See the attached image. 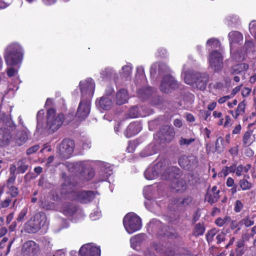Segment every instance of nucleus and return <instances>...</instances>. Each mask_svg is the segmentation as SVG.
<instances>
[{"label":"nucleus","mask_w":256,"mask_h":256,"mask_svg":"<svg viewBox=\"0 0 256 256\" xmlns=\"http://www.w3.org/2000/svg\"><path fill=\"white\" fill-rule=\"evenodd\" d=\"M246 105L244 103L242 102H240L237 107V108L236 110L239 112V114H242L244 112Z\"/></svg>","instance_id":"obj_50"},{"label":"nucleus","mask_w":256,"mask_h":256,"mask_svg":"<svg viewBox=\"0 0 256 256\" xmlns=\"http://www.w3.org/2000/svg\"><path fill=\"white\" fill-rule=\"evenodd\" d=\"M197 73H198V72H194L192 70H189L186 72H182V76L186 84L193 86L196 80V75Z\"/></svg>","instance_id":"obj_25"},{"label":"nucleus","mask_w":256,"mask_h":256,"mask_svg":"<svg viewBox=\"0 0 256 256\" xmlns=\"http://www.w3.org/2000/svg\"><path fill=\"white\" fill-rule=\"evenodd\" d=\"M16 178V176L15 175L12 176L9 178L7 180V187H10L12 186V184L14 183Z\"/></svg>","instance_id":"obj_57"},{"label":"nucleus","mask_w":256,"mask_h":256,"mask_svg":"<svg viewBox=\"0 0 256 256\" xmlns=\"http://www.w3.org/2000/svg\"><path fill=\"white\" fill-rule=\"evenodd\" d=\"M196 140L194 138H186L181 137L178 141L180 146H188Z\"/></svg>","instance_id":"obj_40"},{"label":"nucleus","mask_w":256,"mask_h":256,"mask_svg":"<svg viewBox=\"0 0 256 256\" xmlns=\"http://www.w3.org/2000/svg\"><path fill=\"white\" fill-rule=\"evenodd\" d=\"M64 116L62 114H56L53 108L49 109L47 112L46 126L50 132L53 133L59 129L64 121Z\"/></svg>","instance_id":"obj_4"},{"label":"nucleus","mask_w":256,"mask_h":256,"mask_svg":"<svg viewBox=\"0 0 256 256\" xmlns=\"http://www.w3.org/2000/svg\"><path fill=\"white\" fill-rule=\"evenodd\" d=\"M222 56L218 50L212 51L208 58L210 67L215 72H218L223 67Z\"/></svg>","instance_id":"obj_9"},{"label":"nucleus","mask_w":256,"mask_h":256,"mask_svg":"<svg viewBox=\"0 0 256 256\" xmlns=\"http://www.w3.org/2000/svg\"><path fill=\"white\" fill-rule=\"evenodd\" d=\"M145 235L143 234H138L132 236L130 239L131 246L135 248L139 246L144 240Z\"/></svg>","instance_id":"obj_31"},{"label":"nucleus","mask_w":256,"mask_h":256,"mask_svg":"<svg viewBox=\"0 0 256 256\" xmlns=\"http://www.w3.org/2000/svg\"><path fill=\"white\" fill-rule=\"evenodd\" d=\"M248 68V66L245 63H241L233 66L230 70L232 74H238L244 72Z\"/></svg>","instance_id":"obj_28"},{"label":"nucleus","mask_w":256,"mask_h":256,"mask_svg":"<svg viewBox=\"0 0 256 256\" xmlns=\"http://www.w3.org/2000/svg\"><path fill=\"white\" fill-rule=\"evenodd\" d=\"M242 207L243 204L242 202L240 200H237L235 203L234 211L236 212H239L242 210Z\"/></svg>","instance_id":"obj_51"},{"label":"nucleus","mask_w":256,"mask_h":256,"mask_svg":"<svg viewBox=\"0 0 256 256\" xmlns=\"http://www.w3.org/2000/svg\"><path fill=\"white\" fill-rule=\"evenodd\" d=\"M255 141L254 136L252 134V131L246 132L243 137L242 142L246 146H249Z\"/></svg>","instance_id":"obj_33"},{"label":"nucleus","mask_w":256,"mask_h":256,"mask_svg":"<svg viewBox=\"0 0 256 256\" xmlns=\"http://www.w3.org/2000/svg\"><path fill=\"white\" fill-rule=\"evenodd\" d=\"M29 165V162L26 158H22L18 161L16 163L17 173H24L28 170Z\"/></svg>","instance_id":"obj_29"},{"label":"nucleus","mask_w":256,"mask_h":256,"mask_svg":"<svg viewBox=\"0 0 256 256\" xmlns=\"http://www.w3.org/2000/svg\"><path fill=\"white\" fill-rule=\"evenodd\" d=\"M244 52H247L254 49V44L251 40H246L244 45Z\"/></svg>","instance_id":"obj_44"},{"label":"nucleus","mask_w":256,"mask_h":256,"mask_svg":"<svg viewBox=\"0 0 256 256\" xmlns=\"http://www.w3.org/2000/svg\"><path fill=\"white\" fill-rule=\"evenodd\" d=\"M250 92H251V89L250 88H244L242 90V95L246 97V96H248L250 94Z\"/></svg>","instance_id":"obj_63"},{"label":"nucleus","mask_w":256,"mask_h":256,"mask_svg":"<svg viewBox=\"0 0 256 256\" xmlns=\"http://www.w3.org/2000/svg\"><path fill=\"white\" fill-rule=\"evenodd\" d=\"M180 170L174 166H168V161L162 160L154 166H150L144 172L146 179L152 180L160 176L162 179H172L180 174Z\"/></svg>","instance_id":"obj_1"},{"label":"nucleus","mask_w":256,"mask_h":256,"mask_svg":"<svg viewBox=\"0 0 256 256\" xmlns=\"http://www.w3.org/2000/svg\"><path fill=\"white\" fill-rule=\"evenodd\" d=\"M49 224L45 213L36 214L33 218L25 224L26 230L28 233H35L42 228H46Z\"/></svg>","instance_id":"obj_3"},{"label":"nucleus","mask_w":256,"mask_h":256,"mask_svg":"<svg viewBox=\"0 0 256 256\" xmlns=\"http://www.w3.org/2000/svg\"><path fill=\"white\" fill-rule=\"evenodd\" d=\"M157 152V148L154 144H150L144 148L140 153V156L144 158L152 156Z\"/></svg>","instance_id":"obj_27"},{"label":"nucleus","mask_w":256,"mask_h":256,"mask_svg":"<svg viewBox=\"0 0 256 256\" xmlns=\"http://www.w3.org/2000/svg\"><path fill=\"white\" fill-rule=\"evenodd\" d=\"M22 49L20 45L13 43L7 46L5 50L4 58L8 66H14L22 61Z\"/></svg>","instance_id":"obj_2"},{"label":"nucleus","mask_w":256,"mask_h":256,"mask_svg":"<svg viewBox=\"0 0 256 256\" xmlns=\"http://www.w3.org/2000/svg\"><path fill=\"white\" fill-rule=\"evenodd\" d=\"M178 88V84L170 75H166L162 79L160 90L164 92H169Z\"/></svg>","instance_id":"obj_10"},{"label":"nucleus","mask_w":256,"mask_h":256,"mask_svg":"<svg viewBox=\"0 0 256 256\" xmlns=\"http://www.w3.org/2000/svg\"><path fill=\"white\" fill-rule=\"evenodd\" d=\"M132 65L128 64L122 67V70L124 76H130L132 72Z\"/></svg>","instance_id":"obj_45"},{"label":"nucleus","mask_w":256,"mask_h":256,"mask_svg":"<svg viewBox=\"0 0 256 256\" xmlns=\"http://www.w3.org/2000/svg\"><path fill=\"white\" fill-rule=\"evenodd\" d=\"M22 251L28 254H36L39 252L38 245L32 240L26 242L23 245Z\"/></svg>","instance_id":"obj_19"},{"label":"nucleus","mask_w":256,"mask_h":256,"mask_svg":"<svg viewBox=\"0 0 256 256\" xmlns=\"http://www.w3.org/2000/svg\"><path fill=\"white\" fill-rule=\"evenodd\" d=\"M250 168L251 165L250 164H247L245 166L240 164L237 166L236 175L238 176H241L244 174V173L248 172Z\"/></svg>","instance_id":"obj_34"},{"label":"nucleus","mask_w":256,"mask_h":256,"mask_svg":"<svg viewBox=\"0 0 256 256\" xmlns=\"http://www.w3.org/2000/svg\"><path fill=\"white\" fill-rule=\"evenodd\" d=\"M142 130L141 124L138 122L130 123L124 133L127 138H130L138 134Z\"/></svg>","instance_id":"obj_22"},{"label":"nucleus","mask_w":256,"mask_h":256,"mask_svg":"<svg viewBox=\"0 0 256 256\" xmlns=\"http://www.w3.org/2000/svg\"><path fill=\"white\" fill-rule=\"evenodd\" d=\"M129 116L130 118H134L138 116H144L146 114H142L140 108L137 106H134L130 110Z\"/></svg>","instance_id":"obj_35"},{"label":"nucleus","mask_w":256,"mask_h":256,"mask_svg":"<svg viewBox=\"0 0 256 256\" xmlns=\"http://www.w3.org/2000/svg\"><path fill=\"white\" fill-rule=\"evenodd\" d=\"M207 46H210L211 48H217L220 46V42L214 38H211L208 40L206 42Z\"/></svg>","instance_id":"obj_43"},{"label":"nucleus","mask_w":256,"mask_h":256,"mask_svg":"<svg viewBox=\"0 0 256 256\" xmlns=\"http://www.w3.org/2000/svg\"><path fill=\"white\" fill-rule=\"evenodd\" d=\"M228 38L230 47L235 44H240L243 42L242 34L236 30H233L230 32L228 34Z\"/></svg>","instance_id":"obj_20"},{"label":"nucleus","mask_w":256,"mask_h":256,"mask_svg":"<svg viewBox=\"0 0 256 256\" xmlns=\"http://www.w3.org/2000/svg\"><path fill=\"white\" fill-rule=\"evenodd\" d=\"M230 216H226L224 218H217L215 220V223L218 226H222L230 222Z\"/></svg>","instance_id":"obj_39"},{"label":"nucleus","mask_w":256,"mask_h":256,"mask_svg":"<svg viewBox=\"0 0 256 256\" xmlns=\"http://www.w3.org/2000/svg\"><path fill=\"white\" fill-rule=\"evenodd\" d=\"M79 86L82 94V99L90 100L93 96L95 89L94 80L91 78H88L80 82Z\"/></svg>","instance_id":"obj_6"},{"label":"nucleus","mask_w":256,"mask_h":256,"mask_svg":"<svg viewBox=\"0 0 256 256\" xmlns=\"http://www.w3.org/2000/svg\"><path fill=\"white\" fill-rule=\"evenodd\" d=\"M168 70V66L163 64L155 62L152 64L150 68V74L151 76H154L158 71V74L166 72Z\"/></svg>","instance_id":"obj_23"},{"label":"nucleus","mask_w":256,"mask_h":256,"mask_svg":"<svg viewBox=\"0 0 256 256\" xmlns=\"http://www.w3.org/2000/svg\"><path fill=\"white\" fill-rule=\"evenodd\" d=\"M10 175H15V172H17V166L16 164H12L10 166Z\"/></svg>","instance_id":"obj_64"},{"label":"nucleus","mask_w":256,"mask_h":256,"mask_svg":"<svg viewBox=\"0 0 256 256\" xmlns=\"http://www.w3.org/2000/svg\"><path fill=\"white\" fill-rule=\"evenodd\" d=\"M249 31L256 40V20H253L250 24Z\"/></svg>","instance_id":"obj_46"},{"label":"nucleus","mask_w":256,"mask_h":256,"mask_svg":"<svg viewBox=\"0 0 256 256\" xmlns=\"http://www.w3.org/2000/svg\"><path fill=\"white\" fill-rule=\"evenodd\" d=\"M234 97V94H229L226 96H224L223 97H222L220 98L218 100V102L220 104H224L229 99L232 98Z\"/></svg>","instance_id":"obj_52"},{"label":"nucleus","mask_w":256,"mask_h":256,"mask_svg":"<svg viewBox=\"0 0 256 256\" xmlns=\"http://www.w3.org/2000/svg\"><path fill=\"white\" fill-rule=\"evenodd\" d=\"M218 230L216 228L208 230L206 234V238L208 243L211 242L214 239V237L217 234Z\"/></svg>","instance_id":"obj_41"},{"label":"nucleus","mask_w":256,"mask_h":256,"mask_svg":"<svg viewBox=\"0 0 256 256\" xmlns=\"http://www.w3.org/2000/svg\"><path fill=\"white\" fill-rule=\"evenodd\" d=\"M230 173L228 166H225L224 167L221 172L218 174L219 175H220L221 176H226Z\"/></svg>","instance_id":"obj_54"},{"label":"nucleus","mask_w":256,"mask_h":256,"mask_svg":"<svg viewBox=\"0 0 256 256\" xmlns=\"http://www.w3.org/2000/svg\"><path fill=\"white\" fill-rule=\"evenodd\" d=\"M28 212V208L25 207L24 208L22 209V210L20 211V214H18V216L16 218L18 222H22L23 220L24 216H26Z\"/></svg>","instance_id":"obj_48"},{"label":"nucleus","mask_w":256,"mask_h":256,"mask_svg":"<svg viewBox=\"0 0 256 256\" xmlns=\"http://www.w3.org/2000/svg\"><path fill=\"white\" fill-rule=\"evenodd\" d=\"M28 139V134L24 130H17L14 132L12 143L15 146H20L24 144Z\"/></svg>","instance_id":"obj_15"},{"label":"nucleus","mask_w":256,"mask_h":256,"mask_svg":"<svg viewBox=\"0 0 256 256\" xmlns=\"http://www.w3.org/2000/svg\"><path fill=\"white\" fill-rule=\"evenodd\" d=\"M229 152L233 156H237L238 152V146H236L232 148L229 150Z\"/></svg>","instance_id":"obj_59"},{"label":"nucleus","mask_w":256,"mask_h":256,"mask_svg":"<svg viewBox=\"0 0 256 256\" xmlns=\"http://www.w3.org/2000/svg\"><path fill=\"white\" fill-rule=\"evenodd\" d=\"M39 146L38 145H35L31 148H29L26 152L28 154H31L36 152L39 149Z\"/></svg>","instance_id":"obj_53"},{"label":"nucleus","mask_w":256,"mask_h":256,"mask_svg":"<svg viewBox=\"0 0 256 256\" xmlns=\"http://www.w3.org/2000/svg\"><path fill=\"white\" fill-rule=\"evenodd\" d=\"M176 200V202H174V204H176L178 206L180 204L188 205L192 201L191 198H186L182 200H180V199Z\"/></svg>","instance_id":"obj_47"},{"label":"nucleus","mask_w":256,"mask_h":256,"mask_svg":"<svg viewBox=\"0 0 256 256\" xmlns=\"http://www.w3.org/2000/svg\"><path fill=\"white\" fill-rule=\"evenodd\" d=\"M112 104V100L108 97L102 96L98 101L99 107L104 110H109Z\"/></svg>","instance_id":"obj_30"},{"label":"nucleus","mask_w":256,"mask_h":256,"mask_svg":"<svg viewBox=\"0 0 256 256\" xmlns=\"http://www.w3.org/2000/svg\"><path fill=\"white\" fill-rule=\"evenodd\" d=\"M11 200L10 198H6L4 200L1 202L2 208H6L10 206Z\"/></svg>","instance_id":"obj_62"},{"label":"nucleus","mask_w":256,"mask_h":256,"mask_svg":"<svg viewBox=\"0 0 256 256\" xmlns=\"http://www.w3.org/2000/svg\"><path fill=\"white\" fill-rule=\"evenodd\" d=\"M74 148V144L73 140L64 139L60 144L58 152L63 158H67L72 154Z\"/></svg>","instance_id":"obj_12"},{"label":"nucleus","mask_w":256,"mask_h":256,"mask_svg":"<svg viewBox=\"0 0 256 256\" xmlns=\"http://www.w3.org/2000/svg\"><path fill=\"white\" fill-rule=\"evenodd\" d=\"M208 79L209 76L206 73L198 72L196 74V80L193 87L202 90H205Z\"/></svg>","instance_id":"obj_14"},{"label":"nucleus","mask_w":256,"mask_h":256,"mask_svg":"<svg viewBox=\"0 0 256 256\" xmlns=\"http://www.w3.org/2000/svg\"><path fill=\"white\" fill-rule=\"evenodd\" d=\"M239 184L240 188L243 190H250L253 186V184L248 182L245 178L240 180L239 182Z\"/></svg>","instance_id":"obj_38"},{"label":"nucleus","mask_w":256,"mask_h":256,"mask_svg":"<svg viewBox=\"0 0 256 256\" xmlns=\"http://www.w3.org/2000/svg\"><path fill=\"white\" fill-rule=\"evenodd\" d=\"M175 254L174 251L172 249L170 248L166 250V252H162V256H174Z\"/></svg>","instance_id":"obj_58"},{"label":"nucleus","mask_w":256,"mask_h":256,"mask_svg":"<svg viewBox=\"0 0 256 256\" xmlns=\"http://www.w3.org/2000/svg\"><path fill=\"white\" fill-rule=\"evenodd\" d=\"M100 216V214L99 212H94L90 214V218L92 220H95L99 218Z\"/></svg>","instance_id":"obj_60"},{"label":"nucleus","mask_w":256,"mask_h":256,"mask_svg":"<svg viewBox=\"0 0 256 256\" xmlns=\"http://www.w3.org/2000/svg\"><path fill=\"white\" fill-rule=\"evenodd\" d=\"M8 188H9V193L12 197H16L18 195V191L16 187L12 186Z\"/></svg>","instance_id":"obj_49"},{"label":"nucleus","mask_w":256,"mask_h":256,"mask_svg":"<svg viewBox=\"0 0 256 256\" xmlns=\"http://www.w3.org/2000/svg\"><path fill=\"white\" fill-rule=\"evenodd\" d=\"M76 210V208L75 206L69 203L64 204L62 209V213L67 216H72Z\"/></svg>","instance_id":"obj_32"},{"label":"nucleus","mask_w":256,"mask_h":256,"mask_svg":"<svg viewBox=\"0 0 256 256\" xmlns=\"http://www.w3.org/2000/svg\"><path fill=\"white\" fill-rule=\"evenodd\" d=\"M68 197L71 200H76L82 203H87L94 198V194L92 191H72L68 192Z\"/></svg>","instance_id":"obj_7"},{"label":"nucleus","mask_w":256,"mask_h":256,"mask_svg":"<svg viewBox=\"0 0 256 256\" xmlns=\"http://www.w3.org/2000/svg\"><path fill=\"white\" fill-rule=\"evenodd\" d=\"M100 77L104 80H110L114 78L116 73L112 68L107 67L101 70L100 72Z\"/></svg>","instance_id":"obj_24"},{"label":"nucleus","mask_w":256,"mask_h":256,"mask_svg":"<svg viewBox=\"0 0 256 256\" xmlns=\"http://www.w3.org/2000/svg\"><path fill=\"white\" fill-rule=\"evenodd\" d=\"M90 111V100L82 99L76 114V116L80 120H84L89 115Z\"/></svg>","instance_id":"obj_11"},{"label":"nucleus","mask_w":256,"mask_h":256,"mask_svg":"<svg viewBox=\"0 0 256 256\" xmlns=\"http://www.w3.org/2000/svg\"><path fill=\"white\" fill-rule=\"evenodd\" d=\"M128 98V92L125 89L118 90L116 96V102L118 104L121 105L127 102Z\"/></svg>","instance_id":"obj_26"},{"label":"nucleus","mask_w":256,"mask_h":256,"mask_svg":"<svg viewBox=\"0 0 256 256\" xmlns=\"http://www.w3.org/2000/svg\"><path fill=\"white\" fill-rule=\"evenodd\" d=\"M178 162L181 167L188 169L194 165L196 158L193 156H188L183 155L179 158Z\"/></svg>","instance_id":"obj_21"},{"label":"nucleus","mask_w":256,"mask_h":256,"mask_svg":"<svg viewBox=\"0 0 256 256\" xmlns=\"http://www.w3.org/2000/svg\"><path fill=\"white\" fill-rule=\"evenodd\" d=\"M100 181H106L108 176L112 174V166L108 163L102 162L100 163Z\"/></svg>","instance_id":"obj_17"},{"label":"nucleus","mask_w":256,"mask_h":256,"mask_svg":"<svg viewBox=\"0 0 256 256\" xmlns=\"http://www.w3.org/2000/svg\"><path fill=\"white\" fill-rule=\"evenodd\" d=\"M217 243L219 244L225 240V234L224 232H221L218 234L216 236Z\"/></svg>","instance_id":"obj_56"},{"label":"nucleus","mask_w":256,"mask_h":256,"mask_svg":"<svg viewBox=\"0 0 256 256\" xmlns=\"http://www.w3.org/2000/svg\"><path fill=\"white\" fill-rule=\"evenodd\" d=\"M4 122L6 127H4L2 130L3 134L1 142L3 146H6L10 142H12L13 134H12L11 132H14L16 129V125L10 119Z\"/></svg>","instance_id":"obj_8"},{"label":"nucleus","mask_w":256,"mask_h":256,"mask_svg":"<svg viewBox=\"0 0 256 256\" xmlns=\"http://www.w3.org/2000/svg\"><path fill=\"white\" fill-rule=\"evenodd\" d=\"M6 72L8 76L10 77L14 76L17 73V70L12 67L7 68Z\"/></svg>","instance_id":"obj_55"},{"label":"nucleus","mask_w":256,"mask_h":256,"mask_svg":"<svg viewBox=\"0 0 256 256\" xmlns=\"http://www.w3.org/2000/svg\"><path fill=\"white\" fill-rule=\"evenodd\" d=\"M80 256H100V247H97L93 244L83 245L79 250Z\"/></svg>","instance_id":"obj_13"},{"label":"nucleus","mask_w":256,"mask_h":256,"mask_svg":"<svg viewBox=\"0 0 256 256\" xmlns=\"http://www.w3.org/2000/svg\"><path fill=\"white\" fill-rule=\"evenodd\" d=\"M125 230L129 234L139 230L142 228L140 218L133 212L128 213L123 219Z\"/></svg>","instance_id":"obj_5"},{"label":"nucleus","mask_w":256,"mask_h":256,"mask_svg":"<svg viewBox=\"0 0 256 256\" xmlns=\"http://www.w3.org/2000/svg\"><path fill=\"white\" fill-rule=\"evenodd\" d=\"M53 256H66V250H58L55 252Z\"/></svg>","instance_id":"obj_61"},{"label":"nucleus","mask_w":256,"mask_h":256,"mask_svg":"<svg viewBox=\"0 0 256 256\" xmlns=\"http://www.w3.org/2000/svg\"><path fill=\"white\" fill-rule=\"evenodd\" d=\"M254 216H247L244 218H242L240 222V224H244L246 227H250L254 224Z\"/></svg>","instance_id":"obj_37"},{"label":"nucleus","mask_w":256,"mask_h":256,"mask_svg":"<svg viewBox=\"0 0 256 256\" xmlns=\"http://www.w3.org/2000/svg\"><path fill=\"white\" fill-rule=\"evenodd\" d=\"M175 134L174 130L168 126H162L158 132V135L162 140H164L166 142L171 141L174 138Z\"/></svg>","instance_id":"obj_16"},{"label":"nucleus","mask_w":256,"mask_h":256,"mask_svg":"<svg viewBox=\"0 0 256 256\" xmlns=\"http://www.w3.org/2000/svg\"><path fill=\"white\" fill-rule=\"evenodd\" d=\"M180 174L181 172L178 176L169 180H173L171 184V187L176 192H182L186 190L187 185L186 181L182 178L177 179Z\"/></svg>","instance_id":"obj_18"},{"label":"nucleus","mask_w":256,"mask_h":256,"mask_svg":"<svg viewBox=\"0 0 256 256\" xmlns=\"http://www.w3.org/2000/svg\"><path fill=\"white\" fill-rule=\"evenodd\" d=\"M205 228L204 226L200 224H197L194 226V233L196 236H201L204 232Z\"/></svg>","instance_id":"obj_42"},{"label":"nucleus","mask_w":256,"mask_h":256,"mask_svg":"<svg viewBox=\"0 0 256 256\" xmlns=\"http://www.w3.org/2000/svg\"><path fill=\"white\" fill-rule=\"evenodd\" d=\"M219 192H208L206 194V198L208 202L212 204L218 200L219 199Z\"/></svg>","instance_id":"obj_36"}]
</instances>
